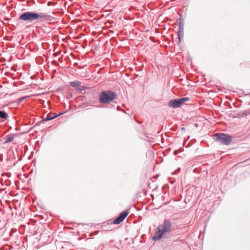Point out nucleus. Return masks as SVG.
I'll use <instances>...</instances> for the list:
<instances>
[{"instance_id": "7ed1b4c3", "label": "nucleus", "mask_w": 250, "mask_h": 250, "mask_svg": "<svg viewBox=\"0 0 250 250\" xmlns=\"http://www.w3.org/2000/svg\"><path fill=\"white\" fill-rule=\"evenodd\" d=\"M116 97L115 92L109 90L104 91L99 94V101L102 104H108L113 101Z\"/></svg>"}, {"instance_id": "20e7f679", "label": "nucleus", "mask_w": 250, "mask_h": 250, "mask_svg": "<svg viewBox=\"0 0 250 250\" xmlns=\"http://www.w3.org/2000/svg\"><path fill=\"white\" fill-rule=\"evenodd\" d=\"M215 136L217 137V141L223 145H228L232 141V137L226 134L217 133L215 134Z\"/></svg>"}, {"instance_id": "f257e3e1", "label": "nucleus", "mask_w": 250, "mask_h": 250, "mask_svg": "<svg viewBox=\"0 0 250 250\" xmlns=\"http://www.w3.org/2000/svg\"><path fill=\"white\" fill-rule=\"evenodd\" d=\"M50 16L44 13H34L32 12H26L21 15L20 20L32 21H33L40 20L41 21L48 20Z\"/></svg>"}, {"instance_id": "39448f33", "label": "nucleus", "mask_w": 250, "mask_h": 250, "mask_svg": "<svg viewBox=\"0 0 250 250\" xmlns=\"http://www.w3.org/2000/svg\"><path fill=\"white\" fill-rule=\"evenodd\" d=\"M128 213L129 212L127 210L123 211L118 217L114 220L113 223L114 224H119L126 217Z\"/></svg>"}, {"instance_id": "f8f14e48", "label": "nucleus", "mask_w": 250, "mask_h": 250, "mask_svg": "<svg viewBox=\"0 0 250 250\" xmlns=\"http://www.w3.org/2000/svg\"><path fill=\"white\" fill-rule=\"evenodd\" d=\"M182 32H183V31H180L178 33V36H179V38H180V34L181 33H182Z\"/></svg>"}, {"instance_id": "423d86ee", "label": "nucleus", "mask_w": 250, "mask_h": 250, "mask_svg": "<svg viewBox=\"0 0 250 250\" xmlns=\"http://www.w3.org/2000/svg\"><path fill=\"white\" fill-rule=\"evenodd\" d=\"M181 105V103L180 102L179 99L171 100L168 104V105L169 106L174 108L180 107Z\"/></svg>"}, {"instance_id": "6e6552de", "label": "nucleus", "mask_w": 250, "mask_h": 250, "mask_svg": "<svg viewBox=\"0 0 250 250\" xmlns=\"http://www.w3.org/2000/svg\"><path fill=\"white\" fill-rule=\"evenodd\" d=\"M8 117L7 114L3 111H0V118L4 119H6Z\"/></svg>"}, {"instance_id": "9d476101", "label": "nucleus", "mask_w": 250, "mask_h": 250, "mask_svg": "<svg viewBox=\"0 0 250 250\" xmlns=\"http://www.w3.org/2000/svg\"><path fill=\"white\" fill-rule=\"evenodd\" d=\"M14 137L12 136L9 137L7 140L4 142V144H7L13 141Z\"/></svg>"}, {"instance_id": "0eeeda50", "label": "nucleus", "mask_w": 250, "mask_h": 250, "mask_svg": "<svg viewBox=\"0 0 250 250\" xmlns=\"http://www.w3.org/2000/svg\"><path fill=\"white\" fill-rule=\"evenodd\" d=\"M81 84V82L78 81H76L74 82H71L70 83V85L71 86L74 87H78Z\"/></svg>"}, {"instance_id": "f03ea898", "label": "nucleus", "mask_w": 250, "mask_h": 250, "mask_svg": "<svg viewBox=\"0 0 250 250\" xmlns=\"http://www.w3.org/2000/svg\"><path fill=\"white\" fill-rule=\"evenodd\" d=\"M171 228V223L169 220L166 219L163 223L160 225L156 231L155 235L153 237V240H158L161 239L164 234L170 231Z\"/></svg>"}, {"instance_id": "1a4fd4ad", "label": "nucleus", "mask_w": 250, "mask_h": 250, "mask_svg": "<svg viewBox=\"0 0 250 250\" xmlns=\"http://www.w3.org/2000/svg\"><path fill=\"white\" fill-rule=\"evenodd\" d=\"M180 102L181 103V104H182L184 102L189 101V99L188 97H184L179 99Z\"/></svg>"}, {"instance_id": "9b49d317", "label": "nucleus", "mask_w": 250, "mask_h": 250, "mask_svg": "<svg viewBox=\"0 0 250 250\" xmlns=\"http://www.w3.org/2000/svg\"><path fill=\"white\" fill-rule=\"evenodd\" d=\"M55 118V116H54V117H47V119L46 120H50L53 119Z\"/></svg>"}]
</instances>
